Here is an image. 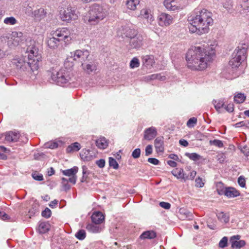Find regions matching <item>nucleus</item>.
<instances>
[{"mask_svg":"<svg viewBox=\"0 0 249 249\" xmlns=\"http://www.w3.org/2000/svg\"><path fill=\"white\" fill-rule=\"evenodd\" d=\"M214 54V51L207 45L192 47L186 55L187 67L193 70H203L212 61Z\"/></svg>","mask_w":249,"mask_h":249,"instance_id":"obj_1","label":"nucleus"},{"mask_svg":"<svg viewBox=\"0 0 249 249\" xmlns=\"http://www.w3.org/2000/svg\"><path fill=\"white\" fill-rule=\"evenodd\" d=\"M189 29L191 33L199 35L209 31V26L213 23L212 13L205 9H196L188 18Z\"/></svg>","mask_w":249,"mask_h":249,"instance_id":"obj_2","label":"nucleus"},{"mask_svg":"<svg viewBox=\"0 0 249 249\" xmlns=\"http://www.w3.org/2000/svg\"><path fill=\"white\" fill-rule=\"evenodd\" d=\"M25 56H15L11 61V65L22 71L31 70L33 72L37 70L41 61V56L38 53V49L34 45L28 47Z\"/></svg>","mask_w":249,"mask_h":249,"instance_id":"obj_3","label":"nucleus"},{"mask_svg":"<svg viewBox=\"0 0 249 249\" xmlns=\"http://www.w3.org/2000/svg\"><path fill=\"white\" fill-rule=\"evenodd\" d=\"M70 31L66 28H62L57 29L53 34V36L47 40V44L50 48H57L63 41L65 43L71 39Z\"/></svg>","mask_w":249,"mask_h":249,"instance_id":"obj_4","label":"nucleus"},{"mask_svg":"<svg viewBox=\"0 0 249 249\" xmlns=\"http://www.w3.org/2000/svg\"><path fill=\"white\" fill-rule=\"evenodd\" d=\"M51 79L56 85L62 87H68L73 82L71 74L65 69H61L58 71H53Z\"/></svg>","mask_w":249,"mask_h":249,"instance_id":"obj_5","label":"nucleus"},{"mask_svg":"<svg viewBox=\"0 0 249 249\" xmlns=\"http://www.w3.org/2000/svg\"><path fill=\"white\" fill-rule=\"evenodd\" d=\"M107 15V12L103 6L95 3L90 7L88 13V21L92 24H96L104 19Z\"/></svg>","mask_w":249,"mask_h":249,"instance_id":"obj_6","label":"nucleus"},{"mask_svg":"<svg viewBox=\"0 0 249 249\" xmlns=\"http://www.w3.org/2000/svg\"><path fill=\"white\" fill-rule=\"evenodd\" d=\"M248 45L242 44L241 48L238 47L237 52H234L232 54V58L229 61V65L232 69H236L241 64V61L246 58V53Z\"/></svg>","mask_w":249,"mask_h":249,"instance_id":"obj_7","label":"nucleus"},{"mask_svg":"<svg viewBox=\"0 0 249 249\" xmlns=\"http://www.w3.org/2000/svg\"><path fill=\"white\" fill-rule=\"evenodd\" d=\"M130 32H132V35L127 34L126 36L130 38L129 46L130 48L138 49L143 45V36L137 33L135 30H131Z\"/></svg>","mask_w":249,"mask_h":249,"instance_id":"obj_8","label":"nucleus"},{"mask_svg":"<svg viewBox=\"0 0 249 249\" xmlns=\"http://www.w3.org/2000/svg\"><path fill=\"white\" fill-rule=\"evenodd\" d=\"M60 17L63 21L69 22L72 20L76 19L78 16L75 13L74 8L69 6L60 13Z\"/></svg>","mask_w":249,"mask_h":249,"instance_id":"obj_9","label":"nucleus"},{"mask_svg":"<svg viewBox=\"0 0 249 249\" xmlns=\"http://www.w3.org/2000/svg\"><path fill=\"white\" fill-rule=\"evenodd\" d=\"M71 56L74 60L79 61L82 63H85L89 59V52L85 49L77 50L71 53Z\"/></svg>","mask_w":249,"mask_h":249,"instance_id":"obj_10","label":"nucleus"},{"mask_svg":"<svg viewBox=\"0 0 249 249\" xmlns=\"http://www.w3.org/2000/svg\"><path fill=\"white\" fill-rule=\"evenodd\" d=\"M98 63L95 60L89 59L85 63H82V66L84 71L88 74L96 73L97 70Z\"/></svg>","mask_w":249,"mask_h":249,"instance_id":"obj_11","label":"nucleus"},{"mask_svg":"<svg viewBox=\"0 0 249 249\" xmlns=\"http://www.w3.org/2000/svg\"><path fill=\"white\" fill-rule=\"evenodd\" d=\"M78 171V168L77 166H73L71 169L61 170L63 175L69 177V181L70 182L75 184L76 182L77 176L76 174Z\"/></svg>","mask_w":249,"mask_h":249,"instance_id":"obj_12","label":"nucleus"},{"mask_svg":"<svg viewBox=\"0 0 249 249\" xmlns=\"http://www.w3.org/2000/svg\"><path fill=\"white\" fill-rule=\"evenodd\" d=\"M158 20L160 26H167L172 23L173 18L168 14L162 13L159 16Z\"/></svg>","mask_w":249,"mask_h":249,"instance_id":"obj_13","label":"nucleus"},{"mask_svg":"<svg viewBox=\"0 0 249 249\" xmlns=\"http://www.w3.org/2000/svg\"><path fill=\"white\" fill-rule=\"evenodd\" d=\"M240 238L239 235H233L230 238L231 248L240 249L245 246L246 242L243 240H240Z\"/></svg>","mask_w":249,"mask_h":249,"instance_id":"obj_14","label":"nucleus"},{"mask_svg":"<svg viewBox=\"0 0 249 249\" xmlns=\"http://www.w3.org/2000/svg\"><path fill=\"white\" fill-rule=\"evenodd\" d=\"M142 66L147 69H151L155 64L154 56L146 55L142 57Z\"/></svg>","mask_w":249,"mask_h":249,"instance_id":"obj_15","label":"nucleus"},{"mask_svg":"<svg viewBox=\"0 0 249 249\" xmlns=\"http://www.w3.org/2000/svg\"><path fill=\"white\" fill-rule=\"evenodd\" d=\"M154 147L157 153H163L164 151V138L162 136L156 138L154 142Z\"/></svg>","mask_w":249,"mask_h":249,"instance_id":"obj_16","label":"nucleus"},{"mask_svg":"<svg viewBox=\"0 0 249 249\" xmlns=\"http://www.w3.org/2000/svg\"><path fill=\"white\" fill-rule=\"evenodd\" d=\"M157 135V129L154 126H151L144 130L143 137L145 140L150 141L153 139Z\"/></svg>","mask_w":249,"mask_h":249,"instance_id":"obj_17","label":"nucleus"},{"mask_svg":"<svg viewBox=\"0 0 249 249\" xmlns=\"http://www.w3.org/2000/svg\"><path fill=\"white\" fill-rule=\"evenodd\" d=\"M91 219L92 223L99 225L104 221L105 216L102 212L96 211L92 213Z\"/></svg>","mask_w":249,"mask_h":249,"instance_id":"obj_18","label":"nucleus"},{"mask_svg":"<svg viewBox=\"0 0 249 249\" xmlns=\"http://www.w3.org/2000/svg\"><path fill=\"white\" fill-rule=\"evenodd\" d=\"M20 134L18 132L9 131L5 135V139L8 142H16L19 138Z\"/></svg>","mask_w":249,"mask_h":249,"instance_id":"obj_19","label":"nucleus"},{"mask_svg":"<svg viewBox=\"0 0 249 249\" xmlns=\"http://www.w3.org/2000/svg\"><path fill=\"white\" fill-rule=\"evenodd\" d=\"M88 231L97 233L101 232L103 231V228L102 226L95 223H88L86 227Z\"/></svg>","mask_w":249,"mask_h":249,"instance_id":"obj_20","label":"nucleus"},{"mask_svg":"<svg viewBox=\"0 0 249 249\" xmlns=\"http://www.w3.org/2000/svg\"><path fill=\"white\" fill-rule=\"evenodd\" d=\"M224 195L229 198H232L239 196L240 192L235 188L232 187H226Z\"/></svg>","mask_w":249,"mask_h":249,"instance_id":"obj_21","label":"nucleus"},{"mask_svg":"<svg viewBox=\"0 0 249 249\" xmlns=\"http://www.w3.org/2000/svg\"><path fill=\"white\" fill-rule=\"evenodd\" d=\"M11 39H13V44L15 46H17L23 40V34L21 32H12L11 35Z\"/></svg>","mask_w":249,"mask_h":249,"instance_id":"obj_22","label":"nucleus"},{"mask_svg":"<svg viewBox=\"0 0 249 249\" xmlns=\"http://www.w3.org/2000/svg\"><path fill=\"white\" fill-rule=\"evenodd\" d=\"M46 13V12L43 8H40L38 9L34 10L32 12V15L36 20H40L45 18Z\"/></svg>","mask_w":249,"mask_h":249,"instance_id":"obj_23","label":"nucleus"},{"mask_svg":"<svg viewBox=\"0 0 249 249\" xmlns=\"http://www.w3.org/2000/svg\"><path fill=\"white\" fill-rule=\"evenodd\" d=\"M164 5L169 10L174 11L178 8L176 0H165Z\"/></svg>","mask_w":249,"mask_h":249,"instance_id":"obj_24","label":"nucleus"},{"mask_svg":"<svg viewBox=\"0 0 249 249\" xmlns=\"http://www.w3.org/2000/svg\"><path fill=\"white\" fill-rule=\"evenodd\" d=\"M172 175L178 179H182L184 180L185 175L183 169L182 168H177L173 169L171 172Z\"/></svg>","mask_w":249,"mask_h":249,"instance_id":"obj_25","label":"nucleus"},{"mask_svg":"<svg viewBox=\"0 0 249 249\" xmlns=\"http://www.w3.org/2000/svg\"><path fill=\"white\" fill-rule=\"evenodd\" d=\"M141 14L143 18L147 20L148 22L151 23L153 20V17L149 10L146 9H142L141 12Z\"/></svg>","mask_w":249,"mask_h":249,"instance_id":"obj_26","label":"nucleus"},{"mask_svg":"<svg viewBox=\"0 0 249 249\" xmlns=\"http://www.w3.org/2000/svg\"><path fill=\"white\" fill-rule=\"evenodd\" d=\"M156 236V234L154 231H147L142 232V233L140 235V238L142 239H152L155 238Z\"/></svg>","mask_w":249,"mask_h":249,"instance_id":"obj_27","label":"nucleus"},{"mask_svg":"<svg viewBox=\"0 0 249 249\" xmlns=\"http://www.w3.org/2000/svg\"><path fill=\"white\" fill-rule=\"evenodd\" d=\"M81 149V145L79 143L75 142L69 145L66 149V152L68 153L74 151H78Z\"/></svg>","mask_w":249,"mask_h":249,"instance_id":"obj_28","label":"nucleus"},{"mask_svg":"<svg viewBox=\"0 0 249 249\" xmlns=\"http://www.w3.org/2000/svg\"><path fill=\"white\" fill-rule=\"evenodd\" d=\"M179 213L182 216V218L192 220L193 218V215L191 212L184 208H180L179 211Z\"/></svg>","mask_w":249,"mask_h":249,"instance_id":"obj_29","label":"nucleus"},{"mask_svg":"<svg viewBox=\"0 0 249 249\" xmlns=\"http://www.w3.org/2000/svg\"><path fill=\"white\" fill-rule=\"evenodd\" d=\"M96 144L100 149H105L107 146L108 143L106 138L102 137L96 141Z\"/></svg>","mask_w":249,"mask_h":249,"instance_id":"obj_30","label":"nucleus"},{"mask_svg":"<svg viewBox=\"0 0 249 249\" xmlns=\"http://www.w3.org/2000/svg\"><path fill=\"white\" fill-rule=\"evenodd\" d=\"M246 99V95L244 93H237L234 96V101L237 104L243 103Z\"/></svg>","mask_w":249,"mask_h":249,"instance_id":"obj_31","label":"nucleus"},{"mask_svg":"<svg viewBox=\"0 0 249 249\" xmlns=\"http://www.w3.org/2000/svg\"><path fill=\"white\" fill-rule=\"evenodd\" d=\"M217 216L218 219L222 222L225 223H228L230 220L229 214L226 213H224L223 212H220L217 213Z\"/></svg>","mask_w":249,"mask_h":249,"instance_id":"obj_32","label":"nucleus"},{"mask_svg":"<svg viewBox=\"0 0 249 249\" xmlns=\"http://www.w3.org/2000/svg\"><path fill=\"white\" fill-rule=\"evenodd\" d=\"M139 0H127L126 5L128 9L134 10L136 9L137 5L139 4Z\"/></svg>","mask_w":249,"mask_h":249,"instance_id":"obj_33","label":"nucleus"},{"mask_svg":"<svg viewBox=\"0 0 249 249\" xmlns=\"http://www.w3.org/2000/svg\"><path fill=\"white\" fill-rule=\"evenodd\" d=\"M50 228L49 224L47 222H41L38 226V230L39 233H44L47 232Z\"/></svg>","mask_w":249,"mask_h":249,"instance_id":"obj_34","label":"nucleus"},{"mask_svg":"<svg viewBox=\"0 0 249 249\" xmlns=\"http://www.w3.org/2000/svg\"><path fill=\"white\" fill-rule=\"evenodd\" d=\"M216 191L219 195H224L226 188L222 182H218L216 184Z\"/></svg>","mask_w":249,"mask_h":249,"instance_id":"obj_35","label":"nucleus"},{"mask_svg":"<svg viewBox=\"0 0 249 249\" xmlns=\"http://www.w3.org/2000/svg\"><path fill=\"white\" fill-rule=\"evenodd\" d=\"M213 103L214 105L215 109L218 112H220V109L221 108L224 107L225 104L223 100H213Z\"/></svg>","mask_w":249,"mask_h":249,"instance_id":"obj_36","label":"nucleus"},{"mask_svg":"<svg viewBox=\"0 0 249 249\" xmlns=\"http://www.w3.org/2000/svg\"><path fill=\"white\" fill-rule=\"evenodd\" d=\"M185 156L189 158L190 160L194 161H197L201 159V156L196 153H186Z\"/></svg>","mask_w":249,"mask_h":249,"instance_id":"obj_37","label":"nucleus"},{"mask_svg":"<svg viewBox=\"0 0 249 249\" xmlns=\"http://www.w3.org/2000/svg\"><path fill=\"white\" fill-rule=\"evenodd\" d=\"M82 168L83 176L81 179V182H85L87 180V179L88 178V175L89 174V172L88 170L87 167L85 165L83 166Z\"/></svg>","mask_w":249,"mask_h":249,"instance_id":"obj_38","label":"nucleus"},{"mask_svg":"<svg viewBox=\"0 0 249 249\" xmlns=\"http://www.w3.org/2000/svg\"><path fill=\"white\" fill-rule=\"evenodd\" d=\"M75 237L79 240H84L86 236V233L84 230H79L75 234Z\"/></svg>","mask_w":249,"mask_h":249,"instance_id":"obj_39","label":"nucleus"},{"mask_svg":"<svg viewBox=\"0 0 249 249\" xmlns=\"http://www.w3.org/2000/svg\"><path fill=\"white\" fill-rule=\"evenodd\" d=\"M39 213L38 207L36 205L33 206L32 208L29 210L28 213L27 214L29 218L32 216L38 214Z\"/></svg>","mask_w":249,"mask_h":249,"instance_id":"obj_40","label":"nucleus"},{"mask_svg":"<svg viewBox=\"0 0 249 249\" xmlns=\"http://www.w3.org/2000/svg\"><path fill=\"white\" fill-rule=\"evenodd\" d=\"M61 180V184L64 190L67 191L68 190H70L71 188V186L68 183V182H69V179L65 178H62Z\"/></svg>","mask_w":249,"mask_h":249,"instance_id":"obj_41","label":"nucleus"},{"mask_svg":"<svg viewBox=\"0 0 249 249\" xmlns=\"http://www.w3.org/2000/svg\"><path fill=\"white\" fill-rule=\"evenodd\" d=\"M4 23L8 25H15L17 23V19L13 17H7L4 19Z\"/></svg>","mask_w":249,"mask_h":249,"instance_id":"obj_42","label":"nucleus"},{"mask_svg":"<svg viewBox=\"0 0 249 249\" xmlns=\"http://www.w3.org/2000/svg\"><path fill=\"white\" fill-rule=\"evenodd\" d=\"M108 162L109 166L112 167L114 169H117L119 168V164L116 160L112 157L108 158Z\"/></svg>","mask_w":249,"mask_h":249,"instance_id":"obj_43","label":"nucleus"},{"mask_svg":"<svg viewBox=\"0 0 249 249\" xmlns=\"http://www.w3.org/2000/svg\"><path fill=\"white\" fill-rule=\"evenodd\" d=\"M140 66V62L139 59L136 57H134L130 62V67L131 69L138 68Z\"/></svg>","mask_w":249,"mask_h":249,"instance_id":"obj_44","label":"nucleus"},{"mask_svg":"<svg viewBox=\"0 0 249 249\" xmlns=\"http://www.w3.org/2000/svg\"><path fill=\"white\" fill-rule=\"evenodd\" d=\"M197 123V119L196 117H192L190 118L187 122V126L188 127L191 128L194 127V126Z\"/></svg>","mask_w":249,"mask_h":249,"instance_id":"obj_45","label":"nucleus"},{"mask_svg":"<svg viewBox=\"0 0 249 249\" xmlns=\"http://www.w3.org/2000/svg\"><path fill=\"white\" fill-rule=\"evenodd\" d=\"M228 237H223L219 242V247L223 249L228 246Z\"/></svg>","mask_w":249,"mask_h":249,"instance_id":"obj_46","label":"nucleus"},{"mask_svg":"<svg viewBox=\"0 0 249 249\" xmlns=\"http://www.w3.org/2000/svg\"><path fill=\"white\" fill-rule=\"evenodd\" d=\"M33 178L37 181H42L43 180V176L41 174L38 173L37 172H35L32 174Z\"/></svg>","mask_w":249,"mask_h":249,"instance_id":"obj_47","label":"nucleus"},{"mask_svg":"<svg viewBox=\"0 0 249 249\" xmlns=\"http://www.w3.org/2000/svg\"><path fill=\"white\" fill-rule=\"evenodd\" d=\"M46 148L54 149L58 147V144L55 142H50L45 144Z\"/></svg>","mask_w":249,"mask_h":249,"instance_id":"obj_48","label":"nucleus"},{"mask_svg":"<svg viewBox=\"0 0 249 249\" xmlns=\"http://www.w3.org/2000/svg\"><path fill=\"white\" fill-rule=\"evenodd\" d=\"M52 214L51 211L48 208H46L42 212L41 215L43 217L48 218H49Z\"/></svg>","mask_w":249,"mask_h":249,"instance_id":"obj_49","label":"nucleus"},{"mask_svg":"<svg viewBox=\"0 0 249 249\" xmlns=\"http://www.w3.org/2000/svg\"><path fill=\"white\" fill-rule=\"evenodd\" d=\"M210 142L211 144L214 145L219 148L222 147L223 146V143L222 142L219 140H214L213 141H210Z\"/></svg>","mask_w":249,"mask_h":249,"instance_id":"obj_50","label":"nucleus"},{"mask_svg":"<svg viewBox=\"0 0 249 249\" xmlns=\"http://www.w3.org/2000/svg\"><path fill=\"white\" fill-rule=\"evenodd\" d=\"M196 175V172L195 171H192L190 172L189 175L185 176L184 181L186 180H193Z\"/></svg>","mask_w":249,"mask_h":249,"instance_id":"obj_51","label":"nucleus"},{"mask_svg":"<svg viewBox=\"0 0 249 249\" xmlns=\"http://www.w3.org/2000/svg\"><path fill=\"white\" fill-rule=\"evenodd\" d=\"M141 149L139 148H136L132 153V156L134 159H138L141 155Z\"/></svg>","mask_w":249,"mask_h":249,"instance_id":"obj_52","label":"nucleus"},{"mask_svg":"<svg viewBox=\"0 0 249 249\" xmlns=\"http://www.w3.org/2000/svg\"><path fill=\"white\" fill-rule=\"evenodd\" d=\"M89 153V150H87L84 153L80 154L81 159L85 161L89 160H90V157L88 155Z\"/></svg>","mask_w":249,"mask_h":249,"instance_id":"obj_53","label":"nucleus"},{"mask_svg":"<svg viewBox=\"0 0 249 249\" xmlns=\"http://www.w3.org/2000/svg\"><path fill=\"white\" fill-rule=\"evenodd\" d=\"M238 183L240 187L244 188L246 186V181L245 178L241 176L238 178Z\"/></svg>","mask_w":249,"mask_h":249,"instance_id":"obj_54","label":"nucleus"},{"mask_svg":"<svg viewBox=\"0 0 249 249\" xmlns=\"http://www.w3.org/2000/svg\"><path fill=\"white\" fill-rule=\"evenodd\" d=\"M145 155L146 156H148L151 155L153 152L152 146L150 144L147 145L145 147Z\"/></svg>","mask_w":249,"mask_h":249,"instance_id":"obj_55","label":"nucleus"},{"mask_svg":"<svg viewBox=\"0 0 249 249\" xmlns=\"http://www.w3.org/2000/svg\"><path fill=\"white\" fill-rule=\"evenodd\" d=\"M196 186L197 187L201 188L202 187L204 183L202 181V179L201 178L198 177L196 179Z\"/></svg>","mask_w":249,"mask_h":249,"instance_id":"obj_56","label":"nucleus"},{"mask_svg":"<svg viewBox=\"0 0 249 249\" xmlns=\"http://www.w3.org/2000/svg\"><path fill=\"white\" fill-rule=\"evenodd\" d=\"M106 161L104 159H100L99 160H97L96 161V164L97 165V166L100 168H102L105 167V166Z\"/></svg>","mask_w":249,"mask_h":249,"instance_id":"obj_57","label":"nucleus"},{"mask_svg":"<svg viewBox=\"0 0 249 249\" xmlns=\"http://www.w3.org/2000/svg\"><path fill=\"white\" fill-rule=\"evenodd\" d=\"M159 205L161 207H162L166 210H168L171 207V204L169 203L166 202H164V201L160 202V203Z\"/></svg>","mask_w":249,"mask_h":249,"instance_id":"obj_58","label":"nucleus"},{"mask_svg":"<svg viewBox=\"0 0 249 249\" xmlns=\"http://www.w3.org/2000/svg\"><path fill=\"white\" fill-rule=\"evenodd\" d=\"M224 108L228 112L231 113L234 110V105L233 104H229L227 106H224Z\"/></svg>","mask_w":249,"mask_h":249,"instance_id":"obj_59","label":"nucleus"},{"mask_svg":"<svg viewBox=\"0 0 249 249\" xmlns=\"http://www.w3.org/2000/svg\"><path fill=\"white\" fill-rule=\"evenodd\" d=\"M147 161L150 163L155 165H158L160 163V161L158 159L154 158H149L148 159Z\"/></svg>","mask_w":249,"mask_h":249,"instance_id":"obj_60","label":"nucleus"},{"mask_svg":"<svg viewBox=\"0 0 249 249\" xmlns=\"http://www.w3.org/2000/svg\"><path fill=\"white\" fill-rule=\"evenodd\" d=\"M224 7L227 10H230L232 7L231 2V0L227 1L226 3L223 4Z\"/></svg>","mask_w":249,"mask_h":249,"instance_id":"obj_61","label":"nucleus"},{"mask_svg":"<svg viewBox=\"0 0 249 249\" xmlns=\"http://www.w3.org/2000/svg\"><path fill=\"white\" fill-rule=\"evenodd\" d=\"M235 127H240L242 126L247 127V124L244 121H241L240 122L237 123L233 125Z\"/></svg>","mask_w":249,"mask_h":249,"instance_id":"obj_62","label":"nucleus"},{"mask_svg":"<svg viewBox=\"0 0 249 249\" xmlns=\"http://www.w3.org/2000/svg\"><path fill=\"white\" fill-rule=\"evenodd\" d=\"M170 159H171L174 160L178 161L179 160L178 156L175 154H171L168 157Z\"/></svg>","mask_w":249,"mask_h":249,"instance_id":"obj_63","label":"nucleus"},{"mask_svg":"<svg viewBox=\"0 0 249 249\" xmlns=\"http://www.w3.org/2000/svg\"><path fill=\"white\" fill-rule=\"evenodd\" d=\"M179 143L181 145L183 146L184 147L187 146L189 144L188 142L184 139H180L179 141Z\"/></svg>","mask_w":249,"mask_h":249,"instance_id":"obj_64","label":"nucleus"}]
</instances>
